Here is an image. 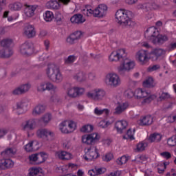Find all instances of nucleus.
Instances as JSON below:
<instances>
[{
    "instance_id": "nucleus-24",
    "label": "nucleus",
    "mask_w": 176,
    "mask_h": 176,
    "mask_svg": "<svg viewBox=\"0 0 176 176\" xmlns=\"http://www.w3.org/2000/svg\"><path fill=\"white\" fill-rule=\"evenodd\" d=\"M46 111V105L42 103L37 104L32 111L33 116H39L42 113H45Z\"/></svg>"
},
{
    "instance_id": "nucleus-38",
    "label": "nucleus",
    "mask_w": 176,
    "mask_h": 176,
    "mask_svg": "<svg viewBox=\"0 0 176 176\" xmlns=\"http://www.w3.org/2000/svg\"><path fill=\"white\" fill-rule=\"evenodd\" d=\"M143 87H154L155 81H153V78L148 77L143 82Z\"/></svg>"
},
{
    "instance_id": "nucleus-30",
    "label": "nucleus",
    "mask_w": 176,
    "mask_h": 176,
    "mask_svg": "<svg viewBox=\"0 0 176 176\" xmlns=\"http://www.w3.org/2000/svg\"><path fill=\"white\" fill-rule=\"evenodd\" d=\"M43 17L46 23H52L54 20V13L50 10H47L43 12Z\"/></svg>"
},
{
    "instance_id": "nucleus-5",
    "label": "nucleus",
    "mask_w": 176,
    "mask_h": 176,
    "mask_svg": "<svg viewBox=\"0 0 176 176\" xmlns=\"http://www.w3.org/2000/svg\"><path fill=\"white\" fill-rule=\"evenodd\" d=\"M78 124L72 120H65L59 123L58 129L62 134H71L76 130Z\"/></svg>"
},
{
    "instance_id": "nucleus-12",
    "label": "nucleus",
    "mask_w": 176,
    "mask_h": 176,
    "mask_svg": "<svg viewBox=\"0 0 176 176\" xmlns=\"http://www.w3.org/2000/svg\"><path fill=\"white\" fill-rule=\"evenodd\" d=\"M86 89L83 87H70L67 89V95L70 98H76L79 96H82L85 94Z\"/></svg>"
},
{
    "instance_id": "nucleus-64",
    "label": "nucleus",
    "mask_w": 176,
    "mask_h": 176,
    "mask_svg": "<svg viewBox=\"0 0 176 176\" xmlns=\"http://www.w3.org/2000/svg\"><path fill=\"white\" fill-rule=\"evenodd\" d=\"M96 172L98 175H101L107 172V168L105 167L96 168Z\"/></svg>"
},
{
    "instance_id": "nucleus-21",
    "label": "nucleus",
    "mask_w": 176,
    "mask_h": 176,
    "mask_svg": "<svg viewBox=\"0 0 176 176\" xmlns=\"http://www.w3.org/2000/svg\"><path fill=\"white\" fill-rule=\"evenodd\" d=\"M36 127V122L34 119H30L25 121L21 124V129L23 131L30 133V131L34 130Z\"/></svg>"
},
{
    "instance_id": "nucleus-59",
    "label": "nucleus",
    "mask_w": 176,
    "mask_h": 176,
    "mask_svg": "<svg viewBox=\"0 0 176 176\" xmlns=\"http://www.w3.org/2000/svg\"><path fill=\"white\" fill-rule=\"evenodd\" d=\"M166 98H170V94L167 92H163L158 98V101H163V100H166Z\"/></svg>"
},
{
    "instance_id": "nucleus-14",
    "label": "nucleus",
    "mask_w": 176,
    "mask_h": 176,
    "mask_svg": "<svg viewBox=\"0 0 176 176\" xmlns=\"http://www.w3.org/2000/svg\"><path fill=\"white\" fill-rule=\"evenodd\" d=\"M108 13V6L105 3H100L95 8L94 17L104 19Z\"/></svg>"
},
{
    "instance_id": "nucleus-58",
    "label": "nucleus",
    "mask_w": 176,
    "mask_h": 176,
    "mask_svg": "<svg viewBox=\"0 0 176 176\" xmlns=\"http://www.w3.org/2000/svg\"><path fill=\"white\" fill-rule=\"evenodd\" d=\"M72 35H74L75 41H78V39H80L82 36H83V33L80 31L75 32L74 33L72 34Z\"/></svg>"
},
{
    "instance_id": "nucleus-63",
    "label": "nucleus",
    "mask_w": 176,
    "mask_h": 176,
    "mask_svg": "<svg viewBox=\"0 0 176 176\" xmlns=\"http://www.w3.org/2000/svg\"><path fill=\"white\" fill-rule=\"evenodd\" d=\"M87 174L89 176H98L97 167L89 170Z\"/></svg>"
},
{
    "instance_id": "nucleus-27",
    "label": "nucleus",
    "mask_w": 176,
    "mask_h": 176,
    "mask_svg": "<svg viewBox=\"0 0 176 176\" xmlns=\"http://www.w3.org/2000/svg\"><path fill=\"white\" fill-rule=\"evenodd\" d=\"M153 122V118L151 116H146L142 117L139 121H138L140 126H148V124H152Z\"/></svg>"
},
{
    "instance_id": "nucleus-50",
    "label": "nucleus",
    "mask_w": 176,
    "mask_h": 176,
    "mask_svg": "<svg viewBox=\"0 0 176 176\" xmlns=\"http://www.w3.org/2000/svg\"><path fill=\"white\" fill-rule=\"evenodd\" d=\"M167 145L170 148H173V146H176V135H173L167 140Z\"/></svg>"
},
{
    "instance_id": "nucleus-8",
    "label": "nucleus",
    "mask_w": 176,
    "mask_h": 176,
    "mask_svg": "<svg viewBox=\"0 0 176 176\" xmlns=\"http://www.w3.org/2000/svg\"><path fill=\"white\" fill-rule=\"evenodd\" d=\"M104 83L111 87H118L122 85V79L117 73L110 72L106 75Z\"/></svg>"
},
{
    "instance_id": "nucleus-7",
    "label": "nucleus",
    "mask_w": 176,
    "mask_h": 176,
    "mask_svg": "<svg viewBox=\"0 0 176 176\" xmlns=\"http://www.w3.org/2000/svg\"><path fill=\"white\" fill-rule=\"evenodd\" d=\"M100 157V149L97 146H91L89 148L85 149V154L82 155V159L86 162H93Z\"/></svg>"
},
{
    "instance_id": "nucleus-39",
    "label": "nucleus",
    "mask_w": 176,
    "mask_h": 176,
    "mask_svg": "<svg viewBox=\"0 0 176 176\" xmlns=\"http://www.w3.org/2000/svg\"><path fill=\"white\" fill-rule=\"evenodd\" d=\"M94 113L97 116H100L105 113V115H108L109 113V110L108 109H101L100 107H96L94 110Z\"/></svg>"
},
{
    "instance_id": "nucleus-10",
    "label": "nucleus",
    "mask_w": 176,
    "mask_h": 176,
    "mask_svg": "<svg viewBox=\"0 0 176 176\" xmlns=\"http://www.w3.org/2000/svg\"><path fill=\"white\" fill-rule=\"evenodd\" d=\"M100 138H101V135L97 133L85 134L81 137V142L84 145H94L100 141Z\"/></svg>"
},
{
    "instance_id": "nucleus-9",
    "label": "nucleus",
    "mask_w": 176,
    "mask_h": 176,
    "mask_svg": "<svg viewBox=\"0 0 176 176\" xmlns=\"http://www.w3.org/2000/svg\"><path fill=\"white\" fill-rule=\"evenodd\" d=\"M1 47H3L1 57L8 58L13 54V41L11 39H5L1 41Z\"/></svg>"
},
{
    "instance_id": "nucleus-33",
    "label": "nucleus",
    "mask_w": 176,
    "mask_h": 176,
    "mask_svg": "<svg viewBox=\"0 0 176 176\" xmlns=\"http://www.w3.org/2000/svg\"><path fill=\"white\" fill-rule=\"evenodd\" d=\"M61 170L63 173H67L68 170H72V171H75V170H78V164L69 163V164L63 165L61 167Z\"/></svg>"
},
{
    "instance_id": "nucleus-47",
    "label": "nucleus",
    "mask_w": 176,
    "mask_h": 176,
    "mask_svg": "<svg viewBox=\"0 0 176 176\" xmlns=\"http://www.w3.org/2000/svg\"><path fill=\"white\" fill-rule=\"evenodd\" d=\"M17 152V150L16 148L12 147V148H8L6 149L5 152L2 153L1 154L6 155V156H14V155Z\"/></svg>"
},
{
    "instance_id": "nucleus-51",
    "label": "nucleus",
    "mask_w": 176,
    "mask_h": 176,
    "mask_svg": "<svg viewBox=\"0 0 176 176\" xmlns=\"http://www.w3.org/2000/svg\"><path fill=\"white\" fill-rule=\"evenodd\" d=\"M54 19H55L57 23H61L64 20V15L60 11H57L55 12V15Z\"/></svg>"
},
{
    "instance_id": "nucleus-26",
    "label": "nucleus",
    "mask_w": 176,
    "mask_h": 176,
    "mask_svg": "<svg viewBox=\"0 0 176 176\" xmlns=\"http://www.w3.org/2000/svg\"><path fill=\"white\" fill-rule=\"evenodd\" d=\"M23 34L28 38H34L35 36V28L32 25L28 24L25 26Z\"/></svg>"
},
{
    "instance_id": "nucleus-42",
    "label": "nucleus",
    "mask_w": 176,
    "mask_h": 176,
    "mask_svg": "<svg viewBox=\"0 0 176 176\" xmlns=\"http://www.w3.org/2000/svg\"><path fill=\"white\" fill-rule=\"evenodd\" d=\"M166 52H167V51L164 50L162 48H157V49L154 50L151 52V54H153V56H155V57H157V58H158V57H162V56H164V54H166Z\"/></svg>"
},
{
    "instance_id": "nucleus-3",
    "label": "nucleus",
    "mask_w": 176,
    "mask_h": 176,
    "mask_svg": "<svg viewBox=\"0 0 176 176\" xmlns=\"http://www.w3.org/2000/svg\"><path fill=\"white\" fill-rule=\"evenodd\" d=\"M131 12L120 9L116 12V20L122 27H131L134 24L131 20Z\"/></svg>"
},
{
    "instance_id": "nucleus-22",
    "label": "nucleus",
    "mask_w": 176,
    "mask_h": 176,
    "mask_svg": "<svg viewBox=\"0 0 176 176\" xmlns=\"http://www.w3.org/2000/svg\"><path fill=\"white\" fill-rule=\"evenodd\" d=\"M46 173L39 166H33L28 170V176H45Z\"/></svg>"
},
{
    "instance_id": "nucleus-4",
    "label": "nucleus",
    "mask_w": 176,
    "mask_h": 176,
    "mask_svg": "<svg viewBox=\"0 0 176 176\" xmlns=\"http://www.w3.org/2000/svg\"><path fill=\"white\" fill-rule=\"evenodd\" d=\"M45 74L50 80L55 83H61L64 77L60 69L54 64L49 65L45 70Z\"/></svg>"
},
{
    "instance_id": "nucleus-6",
    "label": "nucleus",
    "mask_w": 176,
    "mask_h": 176,
    "mask_svg": "<svg viewBox=\"0 0 176 176\" xmlns=\"http://www.w3.org/2000/svg\"><path fill=\"white\" fill-rule=\"evenodd\" d=\"M107 96V91L102 88H94L86 93V97L93 101H102Z\"/></svg>"
},
{
    "instance_id": "nucleus-62",
    "label": "nucleus",
    "mask_w": 176,
    "mask_h": 176,
    "mask_svg": "<svg viewBox=\"0 0 176 176\" xmlns=\"http://www.w3.org/2000/svg\"><path fill=\"white\" fill-rule=\"evenodd\" d=\"M160 155L164 159H170V157H171V153L168 151H164L162 153H160Z\"/></svg>"
},
{
    "instance_id": "nucleus-36",
    "label": "nucleus",
    "mask_w": 176,
    "mask_h": 176,
    "mask_svg": "<svg viewBox=\"0 0 176 176\" xmlns=\"http://www.w3.org/2000/svg\"><path fill=\"white\" fill-rule=\"evenodd\" d=\"M135 134V128H130L127 132L126 135L123 137L124 140H131L133 141L134 140V135Z\"/></svg>"
},
{
    "instance_id": "nucleus-40",
    "label": "nucleus",
    "mask_w": 176,
    "mask_h": 176,
    "mask_svg": "<svg viewBox=\"0 0 176 176\" xmlns=\"http://www.w3.org/2000/svg\"><path fill=\"white\" fill-rule=\"evenodd\" d=\"M130 170L129 169H124L120 170H116L107 174L106 176H121L127 174Z\"/></svg>"
},
{
    "instance_id": "nucleus-34",
    "label": "nucleus",
    "mask_w": 176,
    "mask_h": 176,
    "mask_svg": "<svg viewBox=\"0 0 176 176\" xmlns=\"http://www.w3.org/2000/svg\"><path fill=\"white\" fill-rule=\"evenodd\" d=\"M162 135L160 133H153L148 137L149 142H159L162 140Z\"/></svg>"
},
{
    "instance_id": "nucleus-16",
    "label": "nucleus",
    "mask_w": 176,
    "mask_h": 176,
    "mask_svg": "<svg viewBox=\"0 0 176 176\" xmlns=\"http://www.w3.org/2000/svg\"><path fill=\"white\" fill-rule=\"evenodd\" d=\"M28 105L27 100H20L13 105L12 112L17 115H23V113H24V109L27 108Z\"/></svg>"
},
{
    "instance_id": "nucleus-31",
    "label": "nucleus",
    "mask_w": 176,
    "mask_h": 176,
    "mask_svg": "<svg viewBox=\"0 0 176 176\" xmlns=\"http://www.w3.org/2000/svg\"><path fill=\"white\" fill-rule=\"evenodd\" d=\"M31 48H30V43H25L19 47V52L21 54H31Z\"/></svg>"
},
{
    "instance_id": "nucleus-52",
    "label": "nucleus",
    "mask_w": 176,
    "mask_h": 176,
    "mask_svg": "<svg viewBox=\"0 0 176 176\" xmlns=\"http://www.w3.org/2000/svg\"><path fill=\"white\" fill-rule=\"evenodd\" d=\"M62 146L63 149H71L72 148V142L69 140H65L63 141Z\"/></svg>"
},
{
    "instance_id": "nucleus-13",
    "label": "nucleus",
    "mask_w": 176,
    "mask_h": 176,
    "mask_svg": "<svg viewBox=\"0 0 176 176\" xmlns=\"http://www.w3.org/2000/svg\"><path fill=\"white\" fill-rule=\"evenodd\" d=\"M135 58L140 65H145L148 64V61H149L151 58L148 55L146 50H140L136 52Z\"/></svg>"
},
{
    "instance_id": "nucleus-44",
    "label": "nucleus",
    "mask_w": 176,
    "mask_h": 176,
    "mask_svg": "<svg viewBox=\"0 0 176 176\" xmlns=\"http://www.w3.org/2000/svg\"><path fill=\"white\" fill-rule=\"evenodd\" d=\"M127 162H129V157H127L126 155H122V156L118 157L116 160V163L118 166H123V164H126V163H127Z\"/></svg>"
},
{
    "instance_id": "nucleus-54",
    "label": "nucleus",
    "mask_w": 176,
    "mask_h": 176,
    "mask_svg": "<svg viewBox=\"0 0 176 176\" xmlns=\"http://www.w3.org/2000/svg\"><path fill=\"white\" fill-rule=\"evenodd\" d=\"M30 142V145H32L33 152H35L39 150V148H41V145L39 144V142H38V140H32Z\"/></svg>"
},
{
    "instance_id": "nucleus-29",
    "label": "nucleus",
    "mask_w": 176,
    "mask_h": 176,
    "mask_svg": "<svg viewBox=\"0 0 176 176\" xmlns=\"http://www.w3.org/2000/svg\"><path fill=\"white\" fill-rule=\"evenodd\" d=\"M49 158V154L46 152H40L37 153V164H42V163H45L46 160Z\"/></svg>"
},
{
    "instance_id": "nucleus-60",
    "label": "nucleus",
    "mask_w": 176,
    "mask_h": 176,
    "mask_svg": "<svg viewBox=\"0 0 176 176\" xmlns=\"http://www.w3.org/2000/svg\"><path fill=\"white\" fill-rule=\"evenodd\" d=\"M12 94H14V96H19L20 94H24L21 87L19 86L16 88H15L13 91H12Z\"/></svg>"
},
{
    "instance_id": "nucleus-56",
    "label": "nucleus",
    "mask_w": 176,
    "mask_h": 176,
    "mask_svg": "<svg viewBox=\"0 0 176 176\" xmlns=\"http://www.w3.org/2000/svg\"><path fill=\"white\" fill-rule=\"evenodd\" d=\"M160 69V65H153L148 67L147 71L148 72H155V71H158Z\"/></svg>"
},
{
    "instance_id": "nucleus-41",
    "label": "nucleus",
    "mask_w": 176,
    "mask_h": 176,
    "mask_svg": "<svg viewBox=\"0 0 176 176\" xmlns=\"http://www.w3.org/2000/svg\"><path fill=\"white\" fill-rule=\"evenodd\" d=\"M1 166L6 168H12L14 166V162L10 159L2 160Z\"/></svg>"
},
{
    "instance_id": "nucleus-11",
    "label": "nucleus",
    "mask_w": 176,
    "mask_h": 176,
    "mask_svg": "<svg viewBox=\"0 0 176 176\" xmlns=\"http://www.w3.org/2000/svg\"><path fill=\"white\" fill-rule=\"evenodd\" d=\"M135 67V61L126 58L117 67V71L119 74H122V72H126V71H131V69H134Z\"/></svg>"
},
{
    "instance_id": "nucleus-19",
    "label": "nucleus",
    "mask_w": 176,
    "mask_h": 176,
    "mask_svg": "<svg viewBox=\"0 0 176 176\" xmlns=\"http://www.w3.org/2000/svg\"><path fill=\"white\" fill-rule=\"evenodd\" d=\"M38 6L36 5L25 4L23 11V16L25 19H30L34 16L35 15V10H36Z\"/></svg>"
},
{
    "instance_id": "nucleus-43",
    "label": "nucleus",
    "mask_w": 176,
    "mask_h": 176,
    "mask_svg": "<svg viewBox=\"0 0 176 176\" xmlns=\"http://www.w3.org/2000/svg\"><path fill=\"white\" fill-rule=\"evenodd\" d=\"M52 120V114L47 113L44 114L39 120L40 122L44 123V124H47L49 122Z\"/></svg>"
},
{
    "instance_id": "nucleus-28",
    "label": "nucleus",
    "mask_w": 176,
    "mask_h": 176,
    "mask_svg": "<svg viewBox=\"0 0 176 176\" xmlns=\"http://www.w3.org/2000/svg\"><path fill=\"white\" fill-rule=\"evenodd\" d=\"M70 21L74 24H82L86 21V19L81 14H76L72 16Z\"/></svg>"
},
{
    "instance_id": "nucleus-25",
    "label": "nucleus",
    "mask_w": 176,
    "mask_h": 176,
    "mask_svg": "<svg viewBox=\"0 0 176 176\" xmlns=\"http://www.w3.org/2000/svg\"><path fill=\"white\" fill-rule=\"evenodd\" d=\"M45 8L50 10H58L61 8V4L57 0H50L45 3Z\"/></svg>"
},
{
    "instance_id": "nucleus-32",
    "label": "nucleus",
    "mask_w": 176,
    "mask_h": 176,
    "mask_svg": "<svg viewBox=\"0 0 176 176\" xmlns=\"http://www.w3.org/2000/svg\"><path fill=\"white\" fill-rule=\"evenodd\" d=\"M129 108V102H118V106L116 108V113H122L124 111H126Z\"/></svg>"
},
{
    "instance_id": "nucleus-45",
    "label": "nucleus",
    "mask_w": 176,
    "mask_h": 176,
    "mask_svg": "<svg viewBox=\"0 0 176 176\" xmlns=\"http://www.w3.org/2000/svg\"><path fill=\"white\" fill-rule=\"evenodd\" d=\"M168 164H170L168 162L162 161L160 162L157 167L158 173L162 174V173L166 170V167H167Z\"/></svg>"
},
{
    "instance_id": "nucleus-37",
    "label": "nucleus",
    "mask_w": 176,
    "mask_h": 176,
    "mask_svg": "<svg viewBox=\"0 0 176 176\" xmlns=\"http://www.w3.org/2000/svg\"><path fill=\"white\" fill-rule=\"evenodd\" d=\"M146 146H148V142H146V141L140 142L136 145L135 151V152H142L145 151Z\"/></svg>"
},
{
    "instance_id": "nucleus-61",
    "label": "nucleus",
    "mask_w": 176,
    "mask_h": 176,
    "mask_svg": "<svg viewBox=\"0 0 176 176\" xmlns=\"http://www.w3.org/2000/svg\"><path fill=\"white\" fill-rule=\"evenodd\" d=\"M135 161L139 163H144V162H146V157H145V155H138L135 158Z\"/></svg>"
},
{
    "instance_id": "nucleus-18",
    "label": "nucleus",
    "mask_w": 176,
    "mask_h": 176,
    "mask_svg": "<svg viewBox=\"0 0 176 176\" xmlns=\"http://www.w3.org/2000/svg\"><path fill=\"white\" fill-rule=\"evenodd\" d=\"M46 90L48 91H50V90L56 91L57 87L54 86V85L50 82H43L37 86V91L40 93H43V91H46Z\"/></svg>"
},
{
    "instance_id": "nucleus-2",
    "label": "nucleus",
    "mask_w": 176,
    "mask_h": 176,
    "mask_svg": "<svg viewBox=\"0 0 176 176\" xmlns=\"http://www.w3.org/2000/svg\"><path fill=\"white\" fill-rule=\"evenodd\" d=\"M144 37L153 43H163L168 41V37L166 35L159 34V30L155 26L148 28L144 32Z\"/></svg>"
},
{
    "instance_id": "nucleus-20",
    "label": "nucleus",
    "mask_w": 176,
    "mask_h": 176,
    "mask_svg": "<svg viewBox=\"0 0 176 176\" xmlns=\"http://www.w3.org/2000/svg\"><path fill=\"white\" fill-rule=\"evenodd\" d=\"M55 157L60 160H72L74 159V155L70 152L64 150H60L55 152Z\"/></svg>"
},
{
    "instance_id": "nucleus-23",
    "label": "nucleus",
    "mask_w": 176,
    "mask_h": 176,
    "mask_svg": "<svg viewBox=\"0 0 176 176\" xmlns=\"http://www.w3.org/2000/svg\"><path fill=\"white\" fill-rule=\"evenodd\" d=\"M128 126L129 122L124 120H118L115 123V129H116L117 133H119L120 134H122V133H123V131L127 129Z\"/></svg>"
},
{
    "instance_id": "nucleus-55",
    "label": "nucleus",
    "mask_w": 176,
    "mask_h": 176,
    "mask_svg": "<svg viewBox=\"0 0 176 176\" xmlns=\"http://www.w3.org/2000/svg\"><path fill=\"white\" fill-rule=\"evenodd\" d=\"M20 87L24 94L25 93H27V91H28L30 89H31V84L30 82L22 84L20 85Z\"/></svg>"
},
{
    "instance_id": "nucleus-57",
    "label": "nucleus",
    "mask_w": 176,
    "mask_h": 176,
    "mask_svg": "<svg viewBox=\"0 0 176 176\" xmlns=\"http://www.w3.org/2000/svg\"><path fill=\"white\" fill-rule=\"evenodd\" d=\"M75 78L79 82H82V80L86 79V75L83 72H80L75 76Z\"/></svg>"
},
{
    "instance_id": "nucleus-48",
    "label": "nucleus",
    "mask_w": 176,
    "mask_h": 176,
    "mask_svg": "<svg viewBox=\"0 0 176 176\" xmlns=\"http://www.w3.org/2000/svg\"><path fill=\"white\" fill-rule=\"evenodd\" d=\"M22 8L23 3L20 2H16L10 5V9H11V10H21Z\"/></svg>"
},
{
    "instance_id": "nucleus-15",
    "label": "nucleus",
    "mask_w": 176,
    "mask_h": 176,
    "mask_svg": "<svg viewBox=\"0 0 176 176\" xmlns=\"http://www.w3.org/2000/svg\"><path fill=\"white\" fill-rule=\"evenodd\" d=\"M126 56V50L121 49L117 51H113L109 56V61L110 63H118L120 59Z\"/></svg>"
},
{
    "instance_id": "nucleus-35",
    "label": "nucleus",
    "mask_w": 176,
    "mask_h": 176,
    "mask_svg": "<svg viewBox=\"0 0 176 176\" xmlns=\"http://www.w3.org/2000/svg\"><path fill=\"white\" fill-rule=\"evenodd\" d=\"M85 16H93L94 17V13H96L95 8L93 9V7L90 6H86L85 9L82 11Z\"/></svg>"
},
{
    "instance_id": "nucleus-17",
    "label": "nucleus",
    "mask_w": 176,
    "mask_h": 176,
    "mask_svg": "<svg viewBox=\"0 0 176 176\" xmlns=\"http://www.w3.org/2000/svg\"><path fill=\"white\" fill-rule=\"evenodd\" d=\"M36 135L38 138H43V137H45L48 141H52V140L54 138V132L47 129H40L37 130Z\"/></svg>"
},
{
    "instance_id": "nucleus-53",
    "label": "nucleus",
    "mask_w": 176,
    "mask_h": 176,
    "mask_svg": "<svg viewBox=\"0 0 176 176\" xmlns=\"http://www.w3.org/2000/svg\"><path fill=\"white\" fill-rule=\"evenodd\" d=\"M29 161L32 164L38 165V153L32 154L29 156Z\"/></svg>"
},
{
    "instance_id": "nucleus-49",
    "label": "nucleus",
    "mask_w": 176,
    "mask_h": 176,
    "mask_svg": "<svg viewBox=\"0 0 176 176\" xmlns=\"http://www.w3.org/2000/svg\"><path fill=\"white\" fill-rule=\"evenodd\" d=\"M113 159V153L112 152H108L102 157L103 162H111Z\"/></svg>"
},
{
    "instance_id": "nucleus-1",
    "label": "nucleus",
    "mask_w": 176,
    "mask_h": 176,
    "mask_svg": "<svg viewBox=\"0 0 176 176\" xmlns=\"http://www.w3.org/2000/svg\"><path fill=\"white\" fill-rule=\"evenodd\" d=\"M124 96L125 98H133V97L135 98V100L146 98V102H148V101H151V100H155V98H156V96H149V94H148L146 91L141 88H137L134 91L131 89H128L124 92Z\"/></svg>"
},
{
    "instance_id": "nucleus-46",
    "label": "nucleus",
    "mask_w": 176,
    "mask_h": 176,
    "mask_svg": "<svg viewBox=\"0 0 176 176\" xmlns=\"http://www.w3.org/2000/svg\"><path fill=\"white\" fill-rule=\"evenodd\" d=\"M93 129V125L87 124L81 127L80 131L81 133H91Z\"/></svg>"
}]
</instances>
